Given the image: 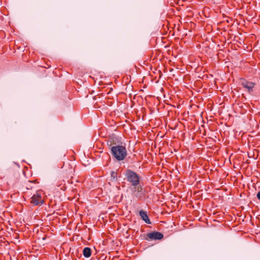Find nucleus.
<instances>
[{
    "label": "nucleus",
    "instance_id": "obj_1",
    "mask_svg": "<svg viewBox=\"0 0 260 260\" xmlns=\"http://www.w3.org/2000/svg\"><path fill=\"white\" fill-rule=\"evenodd\" d=\"M111 151L112 155L118 161L123 160L127 155L126 149L122 145L112 146Z\"/></svg>",
    "mask_w": 260,
    "mask_h": 260
},
{
    "label": "nucleus",
    "instance_id": "obj_2",
    "mask_svg": "<svg viewBox=\"0 0 260 260\" xmlns=\"http://www.w3.org/2000/svg\"><path fill=\"white\" fill-rule=\"evenodd\" d=\"M125 175L127 181L132 186H135L139 185L140 183V176L136 172L128 170L125 172Z\"/></svg>",
    "mask_w": 260,
    "mask_h": 260
},
{
    "label": "nucleus",
    "instance_id": "obj_3",
    "mask_svg": "<svg viewBox=\"0 0 260 260\" xmlns=\"http://www.w3.org/2000/svg\"><path fill=\"white\" fill-rule=\"evenodd\" d=\"M164 237L163 235L158 232H152L147 235V237L145 239L146 240H160Z\"/></svg>",
    "mask_w": 260,
    "mask_h": 260
},
{
    "label": "nucleus",
    "instance_id": "obj_4",
    "mask_svg": "<svg viewBox=\"0 0 260 260\" xmlns=\"http://www.w3.org/2000/svg\"><path fill=\"white\" fill-rule=\"evenodd\" d=\"M32 204L35 205H42L44 203V201L42 198L41 194L37 192L31 198V202Z\"/></svg>",
    "mask_w": 260,
    "mask_h": 260
},
{
    "label": "nucleus",
    "instance_id": "obj_5",
    "mask_svg": "<svg viewBox=\"0 0 260 260\" xmlns=\"http://www.w3.org/2000/svg\"><path fill=\"white\" fill-rule=\"evenodd\" d=\"M132 190L135 196L138 198H141L144 196L145 191L141 185L134 186Z\"/></svg>",
    "mask_w": 260,
    "mask_h": 260
},
{
    "label": "nucleus",
    "instance_id": "obj_6",
    "mask_svg": "<svg viewBox=\"0 0 260 260\" xmlns=\"http://www.w3.org/2000/svg\"><path fill=\"white\" fill-rule=\"evenodd\" d=\"M242 85L244 88H247L249 92H250L252 91V89L254 87L255 84L252 82H248L244 80L242 81Z\"/></svg>",
    "mask_w": 260,
    "mask_h": 260
},
{
    "label": "nucleus",
    "instance_id": "obj_7",
    "mask_svg": "<svg viewBox=\"0 0 260 260\" xmlns=\"http://www.w3.org/2000/svg\"><path fill=\"white\" fill-rule=\"evenodd\" d=\"M139 214L141 217V218L148 224L151 223V222L149 220V218L147 215L146 212L141 210L139 212Z\"/></svg>",
    "mask_w": 260,
    "mask_h": 260
},
{
    "label": "nucleus",
    "instance_id": "obj_8",
    "mask_svg": "<svg viewBox=\"0 0 260 260\" xmlns=\"http://www.w3.org/2000/svg\"><path fill=\"white\" fill-rule=\"evenodd\" d=\"M83 254L84 257H89L91 255V249L89 247H85L83 251Z\"/></svg>",
    "mask_w": 260,
    "mask_h": 260
},
{
    "label": "nucleus",
    "instance_id": "obj_9",
    "mask_svg": "<svg viewBox=\"0 0 260 260\" xmlns=\"http://www.w3.org/2000/svg\"><path fill=\"white\" fill-rule=\"evenodd\" d=\"M110 175H111V181H113V180H116L117 179V173L112 171L110 173Z\"/></svg>",
    "mask_w": 260,
    "mask_h": 260
},
{
    "label": "nucleus",
    "instance_id": "obj_10",
    "mask_svg": "<svg viewBox=\"0 0 260 260\" xmlns=\"http://www.w3.org/2000/svg\"><path fill=\"white\" fill-rule=\"evenodd\" d=\"M257 198L260 200V190L257 193Z\"/></svg>",
    "mask_w": 260,
    "mask_h": 260
}]
</instances>
